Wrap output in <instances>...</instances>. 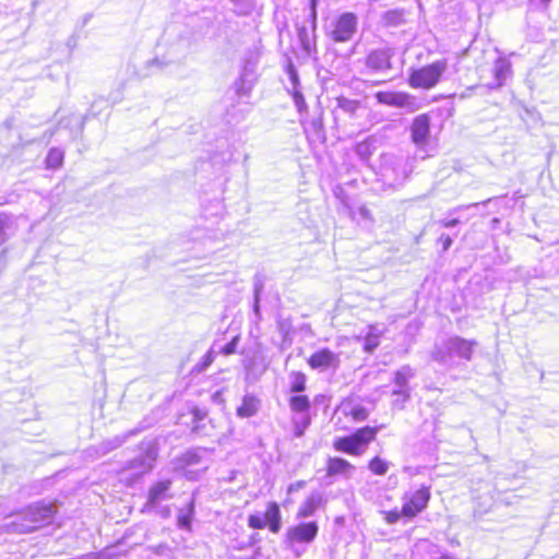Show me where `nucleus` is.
I'll use <instances>...</instances> for the list:
<instances>
[{
	"mask_svg": "<svg viewBox=\"0 0 559 559\" xmlns=\"http://www.w3.org/2000/svg\"><path fill=\"white\" fill-rule=\"evenodd\" d=\"M476 346L477 342L474 340L452 336L437 343L430 355L435 361L441 365L452 366L454 357L469 361Z\"/></svg>",
	"mask_w": 559,
	"mask_h": 559,
	"instance_id": "obj_1",
	"label": "nucleus"
},
{
	"mask_svg": "<svg viewBox=\"0 0 559 559\" xmlns=\"http://www.w3.org/2000/svg\"><path fill=\"white\" fill-rule=\"evenodd\" d=\"M56 513L52 503H37L28 507L8 524L14 533H28L51 522Z\"/></svg>",
	"mask_w": 559,
	"mask_h": 559,
	"instance_id": "obj_2",
	"label": "nucleus"
},
{
	"mask_svg": "<svg viewBox=\"0 0 559 559\" xmlns=\"http://www.w3.org/2000/svg\"><path fill=\"white\" fill-rule=\"evenodd\" d=\"M382 427L383 426H365L357 429L349 436L338 437L334 439L333 448L338 452L360 456L366 452L368 445L376 439Z\"/></svg>",
	"mask_w": 559,
	"mask_h": 559,
	"instance_id": "obj_3",
	"label": "nucleus"
},
{
	"mask_svg": "<svg viewBox=\"0 0 559 559\" xmlns=\"http://www.w3.org/2000/svg\"><path fill=\"white\" fill-rule=\"evenodd\" d=\"M318 532L319 526L316 522L299 523L287 528L284 543L293 555L299 558L306 552V546L316 539Z\"/></svg>",
	"mask_w": 559,
	"mask_h": 559,
	"instance_id": "obj_4",
	"label": "nucleus"
},
{
	"mask_svg": "<svg viewBox=\"0 0 559 559\" xmlns=\"http://www.w3.org/2000/svg\"><path fill=\"white\" fill-rule=\"evenodd\" d=\"M447 69V60H437L419 69L412 70L408 75L407 83L413 88L430 90L440 82L441 76Z\"/></svg>",
	"mask_w": 559,
	"mask_h": 559,
	"instance_id": "obj_5",
	"label": "nucleus"
},
{
	"mask_svg": "<svg viewBox=\"0 0 559 559\" xmlns=\"http://www.w3.org/2000/svg\"><path fill=\"white\" fill-rule=\"evenodd\" d=\"M430 498V487L425 485L416 490L404 492L402 497V513L408 520L416 518L427 508Z\"/></svg>",
	"mask_w": 559,
	"mask_h": 559,
	"instance_id": "obj_6",
	"label": "nucleus"
},
{
	"mask_svg": "<svg viewBox=\"0 0 559 559\" xmlns=\"http://www.w3.org/2000/svg\"><path fill=\"white\" fill-rule=\"evenodd\" d=\"M377 102L381 105L414 112L420 108L417 97L401 91H379L374 94Z\"/></svg>",
	"mask_w": 559,
	"mask_h": 559,
	"instance_id": "obj_7",
	"label": "nucleus"
},
{
	"mask_svg": "<svg viewBox=\"0 0 559 559\" xmlns=\"http://www.w3.org/2000/svg\"><path fill=\"white\" fill-rule=\"evenodd\" d=\"M356 31L357 16L354 13L346 12L334 22L330 36L336 43H345L352 39Z\"/></svg>",
	"mask_w": 559,
	"mask_h": 559,
	"instance_id": "obj_8",
	"label": "nucleus"
},
{
	"mask_svg": "<svg viewBox=\"0 0 559 559\" xmlns=\"http://www.w3.org/2000/svg\"><path fill=\"white\" fill-rule=\"evenodd\" d=\"M414 377H415V371L408 365L402 366L394 373L395 388L392 391V394L394 396H396V400H394V402H393L394 405H397L399 403H401V407H402L403 403H405L409 399L411 388L408 385V381Z\"/></svg>",
	"mask_w": 559,
	"mask_h": 559,
	"instance_id": "obj_9",
	"label": "nucleus"
},
{
	"mask_svg": "<svg viewBox=\"0 0 559 559\" xmlns=\"http://www.w3.org/2000/svg\"><path fill=\"white\" fill-rule=\"evenodd\" d=\"M393 56L394 51L391 48L373 49L366 56L365 64L373 72H383L392 69Z\"/></svg>",
	"mask_w": 559,
	"mask_h": 559,
	"instance_id": "obj_10",
	"label": "nucleus"
},
{
	"mask_svg": "<svg viewBox=\"0 0 559 559\" xmlns=\"http://www.w3.org/2000/svg\"><path fill=\"white\" fill-rule=\"evenodd\" d=\"M413 142L421 147L428 143L430 135V118L426 114L417 116L411 126Z\"/></svg>",
	"mask_w": 559,
	"mask_h": 559,
	"instance_id": "obj_11",
	"label": "nucleus"
},
{
	"mask_svg": "<svg viewBox=\"0 0 559 559\" xmlns=\"http://www.w3.org/2000/svg\"><path fill=\"white\" fill-rule=\"evenodd\" d=\"M308 364L312 369L326 370L329 368H336L340 364L338 355L328 348L320 349L313 353Z\"/></svg>",
	"mask_w": 559,
	"mask_h": 559,
	"instance_id": "obj_12",
	"label": "nucleus"
},
{
	"mask_svg": "<svg viewBox=\"0 0 559 559\" xmlns=\"http://www.w3.org/2000/svg\"><path fill=\"white\" fill-rule=\"evenodd\" d=\"M340 411L344 416L350 417L356 423L364 421L369 416V411L354 401H344L340 406Z\"/></svg>",
	"mask_w": 559,
	"mask_h": 559,
	"instance_id": "obj_13",
	"label": "nucleus"
},
{
	"mask_svg": "<svg viewBox=\"0 0 559 559\" xmlns=\"http://www.w3.org/2000/svg\"><path fill=\"white\" fill-rule=\"evenodd\" d=\"M355 471V466L342 457H330L326 464V474L329 476L344 475L349 477Z\"/></svg>",
	"mask_w": 559,
	"mask_h": 559,
	"instance_id": "obj_14",
	"label": "nucleus"
},
{
	"mask_svg": "<svg viewBox=\"0 0 559 559\" xmlns=\"http://www.w3.org/2000/svg\"><path fill=\"white\" fill-rule=\"evenodd\" d=\"M492 71H493L495 82L488 84V87L489 88L501 87L504 84L509 73L511 72V63L506 58H499L495 62Z\"/></svg>",
	"mask_w": 559,
	"mask_h": 559,
	"instance_id": "obj_15",
	"label": "nucleus"
},
{
	"mask_svg": "<svg viewBox=\"0 0 559 559\" xmlns=\"http://www.w3.org/2000/svg\"><path fill=\"white\" fill-rule=\"evenodd\" d=\"M323 497L320 492H311L300 504L297 512L298 518L311 516L323 504Z\"/></svg>",
	"mask_w": 559,
	"mask_h": 559,
	"instance_id": "obj_16",
	"label": "nucleus"
},
{
	"mask_svg": "<svg viewBox=\"0 0 559 559\" xmlns=\"http://www.w3.org/2000/svg\"><path fill=\"white\" fill-rule=\"evenodd\" d=\"M260 402L251 395L243 397L241 405L237 408V415L242 418H248L255 415L259 411Z\"/></svg>",
	"mask_w": 559,
	"mask_h": 559,
	"instance_id": "obj_17",
	"label": "nucleus"
},
{
	"mask_svg": "<svg viewBox=\"0 0 559 559\" xmlns=\"http://www.w3.org/2000/svg\"><path fill=\"white\" fill-rule=\"evenodd\" d=\"M263 518L266 521V524H269L271 532L277 533L280 531L281 512L278 506L275 502L269 503Z\"/></svg>",
	"mask_w": 559,
	"mask_h": 559,
	"instance_id": "obj_18",
	"label": "nucleus"
},
{
	"mask_svg": "<svg viewBox=\"0 0 559 559\" xmlns=\"http://www.w3.org/2000/svg\"><path fill=\"white\" fill-rule=\"evenodd\" d=\"M170 488V480H162L153 485L148 491L147 504L153 506L166 498V492Z\"/></svg>",
	"mask_w": 559,
	"mask_h": 559,
	"instance_id": "obj_19",
	"label": "nucleus"
},
{
	"mask_svg": "<svg viewBox=\"0 0 559 559\" xmlns=\"http://www.w3.org/2000/svg\"><path fill=\"white\" fill-rule=\"evenodd\" d=\"M194 514V502L191 500L187 507L179 509L177 514V523L181 530H191V522Z\"/></svg>",
	"mask_w": 559,
	"mask_h": 559,
	"instance_id": "obj_20",
	"label": "nucleus"
},
{
	"mask_svg": "<svg viewBox=\"0 0 559 559\" xmlns=\"http://www.w3.org/2000/svg\"><path fill=\"white\" fill-rule=\"evenodd\" d=\"M374 139L368 138L356 144L355 153L362 159L368 160L374 152Z\"/></svg>",
	"mask_w": 559,
	"mask_h": 559,
	"instance_id": "obj_21",
	"label": "nucleus"
},
{
	"mask_svg": "<svg viewBox=\"0 0 559 559\" xmlns=\"http://www.w3.org/2000/svg\"><path fill=\"white\" fill-rule=\"evenodd\" d=\"M337 107L349 116H355L356 111L360 108V102L356 99H349L346 97L336 98Z\"/></svg>",
	"mask_w": 559,
	"mask_h": 559,
	"instance_id": "obj_22",
	"label": "nucleus"
},
{
	"mask_svg": "<svg viewBox=\"0 0 559 559\" xmlns=\"http://www.w3.org/2000/svg\"><path fill=\"white\" fill-rule=\"evenodd\" d=\"M381 332L376 331V326H369V332L365 337L364 349L368 353H371L379 346V336Z\"/></svg>",
	"mask_w": 559,
	"mask_h": 559,
	"instance_id": "obj_23",
	"label": "nucleus"
},
{
	"mask_svg": "<svg viewBox=\"0 0 559 559\" xmlns=\"http://www.w3.org/2000/svg\"><path fill=\"white\" fill-rule=\"evenodd\" d=\"M64 154L59 148H51L47 155L46 164L48 168H59L62 165Z\"/></svg>",
	"mask_w": 559,
	"mask_h": 559,
	"instance_id": "obj_24",
	"label": "nucleus"
},
{
	"mask_svg": "<svg viewBox=\"0 0 559 559\" xmlns=\"http://www.w3.org/2000/svg\"><path fill=\"white\" fill-rule=\"evenodd\" d=\"M289 406L293 412L302 413L308 411L310 403L306 395H296L289 400Z\"/></svg>",
	"mask_w": 559,
	"mask_h": 559,
	"instance_id": "obj_25",
	"label": "nucleus"
},
{
	"mask_svg": "<svg viewBox=\"0 0 559 559\" xmlns=\"http://www.w3.org/2000/svg\"><path fill=\"white\" fill-rule=\"evenodd\" d=\"M374 475H385L389 471V463L379 456L373 457L368 465Z\"/></svg>",
	"mask_w": 559,
	"mask_h": 559,
	"instance_id": "obj_26",
	"label": "nucleus"
},
{
	"mask_svg": "<svg viewBox=\"0 0 559 559\" xmlns=\"http://www.w3.org/2000/svg\"><path fill=\"white\" fill-rule=\"evenodd\" d=\"M350 215L353 219H357L358 222L373 223L371 211L365 205L359 206L357 211L350 210Z\"/></svg>",
	"mask_w": 559,
	"mask_h": 559,
	"instance_id": "obj_27",
	"label": "nucleus"
},
{
	"mask_svg": "<svg viewBox=\"0 0 559 559\" xmlns=\"http://www.w3.org/2000/svg\"><path fill=\"white\" fill-rule=\"evenodd\" d=\"M306 389V376L301 372L292 373V392H302Z\"/></svg>",
	"mask_w": 559,
	"mask_h": 559,
	"instance_id": "obj_28",
	"label": "nucleus"
},
{
	"mask_svg": "<svg viewBox=\"0 0 559 559\" xmlns=\"http://www.w3.org/2000/svg\"><path fill=\"white\" fill-rule=\"evenodd\" d=\"M181 462L185 465H197L201 462V455L197 450H190L182 454Z\"/></svg>",
	"mask_w": 559,
	"mask_h": 559,
	"instance_id": "obj_29",
	"label": "nucleus"
},
{
	"mask_svg": "<svg viewBox=\"0 0 559 559\" xmlns=\"http://www.w3.org/2000/svg\"><path fill=\"white\" fill-rule=\"evenodd\" d=\"M11 225V218L5 214H0V243L7 239V229Z\"/></svg>",
	"mask_w": 559,
	"mask_h": 559,
	"instance_id": "obj_30",
	"label": "nucleus"
},
{
	"mask_svg": "<svg viewBox=\"0 0 559 559\" xmlns=\"http://www.w3.org/2000/svg\"><path fill=\"white\" fill-rule=\"evenodd\" d=\"M382 513L384 514V520L388 524H394L400 519L405 518L404 514L402 513V509L401 510L395 509V510H391V511H383Z\"/></svg>",
	"mask_w": 559,
	"mask_h": 559,
	"instance_id": "obj_31",
	"label": "nucleus"
},
{
	"mask_svg": "<svg viewBox=\"0 0 559 559\" xmlns=\"http://www.w3.org/2000/svg\"><path fill=\"white\" fill-rule=\"evenodd\" d=\"M248 524L250 527L255 530H261L266 526V521L262 515L259 514H251L248 519Z\"/></svg>",
	"mask_w": 559,
	"mask_h": 559,
	"instance_id": "obj_32",
	"label": "nucleus"
},
{
	"mask_svg": "<svg viewBox=\"0 0 559 559\" xmlns=\"http://www.w3.org/2000/svg\"><path fill=\"white\" fill-rule=\"evenodd\" d=\"M263 289V285L261 282H255L254 283V305H253V310H254V313L257 316H259L260 313V307H259V301H260V294Z\"/></svg>",
	"mask_w": 559,
	"mask_h": 559,
	"instance_id": "obj_33",
	"label": "nucleus"
},
{
	"mask_svg": "<svg viewBox=\"0 0 559 559\" xmlns=\"http://www.w3.org/2000/svg\"><path fill=\"white\" fill-rule=\"evenodd\" d=\"M238 342H239V336H235L228 344H226L223 347L222 353L226 356L236 353Z\"/></svg>",
	"mask_w": 559,
	"mask_h": 559,
	"instance_id": "obj_34",
	"label": "nucleus"
},
{
	"mask_svg": "<svg viewBox=\"0 0 559 559\" xmlns=\"http://www.w3.org/2000/svg\"><path fill=\"white\" fill-rule=\"evenodd\" d=\"M293 97H294V102H295V105L298 108V110H302L304 108H306V102L300 92L294 91Z\"/></svg>",
	"mask_w": 559,
	"mask_h": 559,
	"instance_id": "obj_35",
	"label": "nucleus"
},
{
	"mask_svg": "<svg viewBox=\"0 0 559 559\" xmlns=\"http://www.w3.org/2000/svg\"><path fill=\"white\" fill-rule=\"evenodd\" d=\"M214 360V355L212 352H207L202 360V365L200 366V370L206 369Z\"/></svg>",
	"mask_w": 559,
	"mask_h": 559,
	"instance_id": "obj_36",
	"label": "nucleus"
},
{
	"mask_svg": "<svg viewBox=\"0 0 559 559\" xmlns=\"http://www.w3.org/2000/svg\"><path fill=\"white\" fill-rule=\"evenodd\" d=\"M308 425H309V419H305L302 421V424L296 423V425H295V436L296 437H301L304 435L305 429L307 428Z\"/></svg>",
	"mask_w": 559,
	"mask_h": 559,
	"instance_id": "obj_37",
	"label": "nucleus"
},
{
	"mask_svg": "<svg viewBox=\"0 0 559 559\" xmlns=\"http://www.w3.org/2000/svg\"><path fill=\"white\" fill-rule=\"evenodd\" d=\"M439 241L442 243L443 250H448L452 245V239L449 235L442 234L439 238Z\"/></svg>",
	"mask_w": 559,
	"mask_h": 559,
	"instance_id": "obj_38",
	"label": "nucleus"
},
{
	"mask_svg": "<svg viewBox=\"0 0 559 559\" xmlns=\"http://www.w3.org/2000/svg\"><path fill=\"white\" fill-rule=\"evenodd\" d=\"M440 224L445 227V228H450V227H454L459 224V219L457 218H453V219H443L440 222Z\"/></svg>",
	"mask_w": 559,
	"mask_h": 559,
	"instance_id": "obj_39",
	"label": "nucleus"
},
{
	"mask_svg": "<svg viewBox=\"0 0 559 559\" xmlns=\"http://www.w3.org/2000/svg\"><path fill=\"white\" fill-rule=\"evenodd\" d=\"M144 461H147L145 468L143 471H139V474L147 473L153 466V459L151 456L145 457Z\"/></svg>",
	"mask_w": 559,
	"mask_h": 559,
	"instance_id": "obj_40",
	"label": "nucleus"
},
{
	"mask_svg": "<svg viewBox=\"0 0 559 559\" xmlns=\"http://www.w3.org/2000/svg\"><path fill=\"white\" fill-rule=\"evenodd\" d=\"M312 128L316 132H319L321 129H322V123L321 121H312Z\"/></svg>",
	"mask_w": 559,
	"mask_h": 559,
	"instance_id": "obj_41",
	"label": "nucleus"
},
{
	"mask_svg": "<svg viewBox=\"0 0 559 559\" xmlns=\"http://www.w3.org/2000/svg\"><path fill=\"white\" fill-rule=\"evenodd\" d=\"M193 415H194L195 419H198V420H200V419L204 418V416H205V414H204V413H202L200 409H195V411L193 412Z\"/></svg>",
	"mask_w": 559,
	"mask_h": 559,
	"instance_id": "obj_42",
	"label": "nucleus"
},
{
	"mask_svg": "<svg viewBox=\"0 0 559 559\" xmlns=\"http://www.w3.org/2000/svg\"><path fill=\"white\" fill-rule=\"evenodd\" d=\"M120 443H121L120 441H117V442H116L112 447H110L108 450H110V449H114V448L118 447Z\"/></svg>",
	"mask_w": 559,
	"mask_h": 559,
	"instance_id": "obj_43",
	"label": "nucleus"
}]
</instances>
